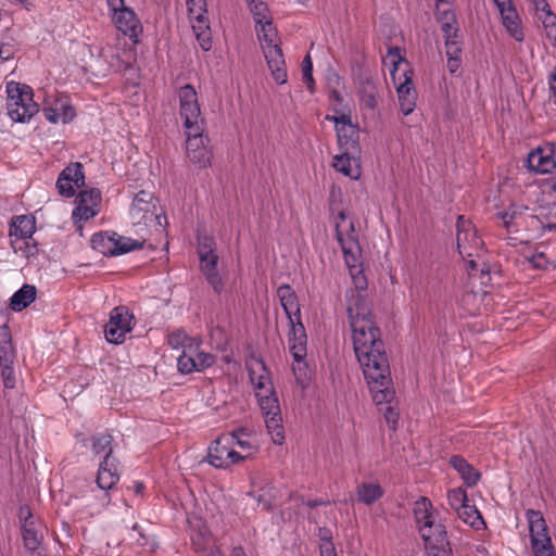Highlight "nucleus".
<instances>
[{
	"label": "nucleus",
	"instance_id": "nucleus-1",
	"mask_svg": "<svg viewBox=\"0 0 556 556\" xmlns=\"http://www.w3.org/2000/svg\"><path fill=\"white\" fill-rule=\"evenodd\" d=\"M348 317L352 330L354 352L371 392L372 401L381 404L394 396L390 367L370 307L357 292L350 293Z\"/></svg>",
	"mask_w": 556,
	"mask_h": 556
},
{
	"label": "nucleus",
	"instance_id": "nucleus-2",
	"mask_svg": "<svg viewBox=\"0 0 556 556\" xmlns=\"http://www.w3.org/2000/svg\"><path fill=\"white\" fill-rule=\"evenodd\" d=\"M249 376L265 419V425L275 444H282L285 431L278 399L273 388L269 372L262 361L249 365Z\"/></svg>",
	"mask_w": 556,
	"mask_h": 556
},
{
	"label": "nucleus",
	"instance_id": "nucleus-3",
	"mask_svg": "<svg viewBox=\"0 0 556 556\" xmlns=\"http://www.w3.org/2000/svg\"><path fill=\"white\" fill-rule=\"evenodd\" d=\"M337 239L341 245L345 264L355 286L346 292V308L349 307L350 293L357 292L365 301L363 291L367 287L366 277L361 269V247L355 232L354 223L344 211H340L334 218Z\"/></svg>",
	"mask_w": 556,
	"mask_h": 556
},
{
	"label": "nucleus",
	"instance_id": "nucleus-4",
	"mask_svg": "<svg viewBox=\"0 0 556 556\" xmlns=\"http://www.w3.org/2000/svg\"><path fill=\"white\" fill-rule=\"evenodd\" d=\"M384 62L391 66L390 74L397 91L401 111L404 115H408L414 111L417 98L409 64L400 54L399 48L389 49Z\"/></svg>",
	"mask_w": 556,
	"mask_h": 556
},
{
	"label": "nucleus",
	"instance_id": "nucleus-5",
	"mask_svg": "<svg viewBox=\"0 0 556 556\" xmlns=\"http://www.w3.org/2000/svg\"><path fill=\"white\" fill-rule=\"evenodd\" d=\"M256 26L257 36L271 76L277 84L283 85L288 80V74L285 58L278 43L277 30L271 20Z\"/></svg>",
	"mask_w": 556,
	"mask_h": 556
},
{
	"label": "nucleus",
	"instance_id": "nucleus-6",
	"mask_svg": "<svg viewBox=\"0 0 556 556\" xmlns=\"http://www.w3.org/2000/svg\"><path fill=\"white\" fill-rule=\"evenodd\" d=\"M8 114L14 122H28L37 112L38 104L33 100V90L29 86L10 81L7 84Z\"/></svg>",
	"mask_w": 556,
	"mask_h": 556
},
{
	"label": "nucleus",
	"instance_id": "nucleus-7",
	"mask_svg": "<svg viewBox=\"0 0 556 556\" xmlns=\"http://www.w3.org/2000/svg\"><path fill=\"white\" fill-rule=\"evenodd\" d=\"M129 217L134 226L163 228V222H166L163 212L157 207L154 195L144 190L139 191L134 197L129 208Z\"/></svg>",
	"mask_w": 556,
	"mask_h": 556
},
{
	"label": "nucleus",
	"instance_id": "nucleus-8",
	"mask_svg": "<svg viewBox=\"0 0 556 556\" xmlns=\"http://www.w3.org/2000/svg\"><path fill=\"white\" fill-rule=\"evenodd\" d=\"M526 517L534 556H555L548 528L541 511L528 509Z\"/></svg>",
	"mask_w": 556,
	"mask_h": 556
},
{
	"label": "nucleus",
	"instance_id": "nucleus-9",
	"mask_svg": "<svg viewBox=\"0 0 556 556\" xmlns=\"http://www.w3.org/2000/svg\"><path fill=\"white\" fill-rule=\"evenodd\" d=\"M289 350L296 363L293 365V372L298 382L304 386L307 380L306 365L304 363V358L306 357L307 337L301 319L289 321Z\"/></svg>",
	"mask_w": 556,
	"mask_h": 556
},
{
	"label": "nucleus",
	"instance_id": "nucleus-10",
	"mask_svg": "<svg viewBox=\"0 0 556 556\" xmlns=\"http://www.w3.org/2000/svg\"><path fill=\"white\" fill-rule=\"evenodd\" d=\"M457 249L463 258L468 263L470 269L477 267L476 257L483 244L478 237L477 230L471 222L459 216L457 220Z\"/></svg>",
	"mask_w": 556,
	"mask_h": 556
},
{
	"label": "nucleus",
	"instance_id": "nucleus-11",
	"mask_svg": "<svg viewBox=\"0 0 556 556\" xmlns=\"http://www.w3.org/2000/svg\"><path fill=\"white\" fill-rule=\"evenodd\" d=\"M179 114L186 130L198 131L204 128V118L201 114L198 93L191 85L182 86L178 91Z\"/></svg>",
	"mask_w": 556,
	"mask_h": 556
},
{
	"label": "nucleus",
	"instance_id": "nucleus-12",
	"mask_svg": "<svg viewBox=\"0 0 556 556\" xmlns=\"http://www.w3.org/2000/svg\"><path fill=\"white\" fill-rule=\"evenodd\" d=\"M207 462L215 468L227 469L243 462V457L233 448V437L224 433L210 445Z\"/></svg>",
	"mask_w": 556,
	"mask_h": 556
},
{
	"label": "nucleus",
	"instance_id": "nucleus-13",
	"mask_svg": "<svg viewBox=\"0 0 556 556\" xmlns=\"http://www.w3.org/2000/svg\"><path fill=\"white\" fill-rule=\"evenodd\" d=\"M204 128L193 131L186 130V152L189 161L199 168H206L211 165L212 150L208 146V138L203 135Z\"/></svg>",
	"mask_w": 556,
	"mask_h": 556
},
{
	"label": "nucleus",
	"instance_id": "nucleus-14",
	"mask_svg": "<svg viewBox=\"0 0 556 556\" xmlns=\"http://www.w3.org/2000/svg\"><path fill=\"white\" fill-rule=\"evenodd\" d=\"M132 329V315L124 306L112 309L110 320L104 327V334L109 342L119 344L124 341L126 333Z\"/></svg>",
	"mask_w": 556,
	"mask_h": 556
},
{
	"label": "nucleus",
	"instance_id": "nucleus-15",
	"mask_svg": "<svg viewBox=\"0 0 556 556\" xmlns=\"http://www.w3.org/2000/svg\"><path fill=\"white\" fill-rule=\"evenodd\" d=\"M108 5L112 12V20L116 28L125 36L136 40L142 31L141 23L136 13L130 8L125 7L124 0H121V4L115 7L112 4Z\"/></svg>",
	"mask_w": 556,
	"mask_h": 556
},
{
	"label": "nucleus",
	"instance_id": "nucleus-16",
	"mask_svg": "<svg viewBox=\"0 0 556 556\" xmlns=\"http://www.w3.org/2000/svg\"><path fill=\"white\" fill-rule=\"evenodd\" d=\"M326 119L334 124L337 141L341 151H356L358 149V129L352 124L349 115H327Z\"/></svg>",
	"mask_w": 556,
	"mask_h": 556
},
{
	"label": "nucleus",
	"instance_id": "nucleus-17",
	"mask_svg": "<svg viewBox=\"0 0 556 556\" xmlns=\"http://www.w3.org/2000/svg\"><path fill=\"white\" fill-rule=\"evenodd\" d=\"M101 200V192L98 189L80 191L76 200L77 205L72 213L73 220L86 222L98 215Z\"/></svg>",
	"mask_w": 556,
	"mask_h": 556
},
{
	"label": "nucleus",
	"instance_id": "nucleus-18",
	"mask_svg": "<svg viewBox=\"0 0 556 556\" xmlns=\"http://www.w3.org/2000/svg\"><path fill=\"white\" fill-rule=\"evenodd\" d=\"M85 185L83 165L78 162L71 163L59 175L56 189L62 197L72 198L76 190Z\"/></svg>",
	"mask_w": 556,
	"mask_h": 556
},
{
	"label": "nucleus",
	"instance_id": "nucleus-19",
	"mask_svg": "<svg viewBox=\"0 0 556 556\" xmlns=\"http://www.w3.org/2000/svg\"><path fill=\"white\" fill-rule=\"evenodd\" d=\"M501 15L502 25L516 41L525 38L521 18L511 0H493Z\"/></svg>",
	"mask_w": 556,
	"mask_h": 556
},
{
	"label": "nucleus",
	"instance_id": "nucleus-20",
	"mask_svg": "<svg viewBox=\"0 0 556 556\" xmlns=\"http://www.w3.org/2000/svg\"><path fill=\"white\" fill-rule=\"evenodd\" d=\"M36 230V223L33 216L28 215H20L15 217L13 222V229L11 230V236L13 239L14 250H23L24 247L29 249V243L27 240L31 239Z\"/></svg>",
	"mask_w": 556,
	"mask_h": 556
},
{
	"label": "nucleus",
	"instance_id": "nucleus-21",
	"mask_svg": "<svg viewBox=\"0 0 556 556\" xmlns=\"http://www.w3.org/2000/svg\"><path fill=\"white\" fill-rule=\"evenodd\" d=\"M100 58L104 60L106 65H102L100 60L96 62L94 70L97 76L104 77L112 71L121 72L126 68V65L122 60L118 50L110 45H106L101 49Z\"/></svg>",
	"mask_w": 556,
	"mask_h": 556
},
{
	"label": "nucleus",
	"instance_id": "nucleus-22",
	"mask_svg": "<svg viewBox=\"0 0 556 556\" xmlns=\"http://www.w3.org/2000/svg\"><path fill=\"white\" fill-rule=\"evenodd\" d=\"M277 296L289 321L301 319V309L295 291L289 285H281L277 289Z\"/></svg>",
	"mask_w": 556,
	"mask_h": 556
},
{
	"label": "nucleus",
	"instance_id": "nucleus-23",
	"mask_svg": "<svg viewBox=\"0 0 556 556\" xmlns=\"http://www.w3.org/2000/svg\"><path fill=\"white\" fill-rule=\"evenodd\" d=\"M200 261L202 271L208 283L216 292H219L222 289V279L216 270L218 257L214 253V250L204 251V249H202L200 252Z\"/></svg>",
	"mask_w": 556,
	"mask_h": 556
},
{
	"label": "nucleus",
	"instance_id": "nucleus-24",
	"mask_svg": "<svg viewBox=\"0 0 556 556\" xmlns=\"http://www.w3.org/2000/svg\"><path fill=\"white\" fill-rule=\"evenodd\" d=\"M119 480L117 460H102L99 466L97 484L102 490H111Z\"/></svg>",
	"mask_w": 556,
	"mask_h": 556
},
{
	"label": "nucleus",
	"instance_id": "nucleus-25",
	"mask_svg": "<svg viewBox=\"0 0 556 556\" xmlns=\"http://www.w3.org/2000/svg\"><path fill=\"white\" fill-rule=\"evenodd\" d=\"M233 437V448L238 447L243 460L250 458L258 451V445L252 440V432L247 428H240L227 433Z\"/></svg>",
	"mask_w": 556,
	"mask_h": 556
},
{
	"label": "nucleus",
	"instance_id": "nucleus-26",
	"mask_svg": "<svg viewBox=\"0 0 556 556\" xmlns=\"http://www.w3.org/2000/svg\"><path fill=\"white\" fill-rule=\"evenodd\" d=\"M353 151H341L332 161L333 168L352 179H357L361 175V167L357 160L351 156Z\"/></svg>",
	"mask_w": 556,
	"mask_h": 556
},
{
	"label": "nucleus",
	"instance_id": "nucleus-27",
	"mask_svg": "<svg viewBox=\"0 0 556 556\" xmlns=\"http://www.w3.org/2000/svg\"><path fill=\"white\" fill-rule=\"evenodd\" d=\"M419 532L422 540L425 541L426 548L430 547L431 545L441 546L446 544L445 528L443 525L437 521V518H434L429 525H421Z\"/></svg>",
	"mask_w": 556,
	"mask_h": 556
},
{
	"label": "nucleus",
	"instance_id": "nucleus-28",
	"mask_svg": "<svg viewBox=\"0 0 556 556\" xmlns=\"http://www.w3.org/2000/svg\"><path fill=\"white\" fill-rule=\"evenodd\" d=\"M444 17L446 22L442 24V30L445 35L446 56L447 59L460 58L462 49L458 40L456 39L455 28L451 24V22L454 21V14L445 11Z\"/></svg>",
	"mask_w": 556,
	"mask_h": 556
},
{
	"label": "nucleus",
	"instance_id": "nucleus-29",
	"mask_svg": "<svg viewBox=\"0 0 556 556\" xmlns=\"http://www.w3.org/2000/svg\"><path fill=\"white\" fill-rule=\"evenodd\" d=\"M529 167L538 173H549L556 165L551 150L536 149L528 156Z\"/></svg>",
	"mask_w": 556,
	"mask_h": 556
},
{
	"label": "nucleus",
	"instance_id": "nucleus-30",
	"mask_svg": "<svg viewBox=\"0 0 556 556\" xmlns=\"http://www.w3.org/2000/svg\"><path fill=\"white\" fill-rule=\"evenodd\" d=\"M113 437L108 433L97 434L90 438V448L94 456H102L103 460L115 459L113 453Z\"/></svg>",
	"mask_w": 556,
	"mask_h": 556
},
{
	"label": "nucleus",
	"instance_id": "nucleus-31",
	"mask_svg": "<svg viewBox=\"0 0 556 556\" xmlns=\"http://www.w3.org/2000/svg\"><path fill=\"white\" fill-rule=\"evenodd\" d=\"M115 232H99L91 238V245L103 255H116Z\"/></svg>",
	"mask_w": 556,
	"mask_h": 556
},
{
	"label": "nucleus",
	"instance_id": "nucleus-32",
	"mask_svg": "<svg viewBox=\"0 0 556 556\" xmlns=\"http://www.w3.org/2000/svg\"><path fill=\"white\" fill-rule=\"evenodd\" d=\"M451 465L460 473L467 485L473 486L479 481L480 473L465 458L453 456Z\"/></svg>",
	"mask_w": 556,
	"mask_h": 556
},
{
	"label": "nucleus",
	"instance_id": "nucleus-33",
	"mask_svg": "<svg viewBox=\"0 0 556 556\" xmlns=\"http://www.w3.org/2000/svg\"><path fill=\"white\" fill-rule=\"evenodd\" d=\"M35 299L36 288L31 285H24L12 295L10 307L15 312H20L34 302Z\"/></svg>",
	"mask_w": 556,
	"mask_h": 556
},
{
	"label": "nucleus",
	"instance_id": "nucleus-34",
	"mask_svg": "<svg viewBox=\"0 0 556 556\" xmlns=\"http://www.w3.org/2000/svg\"><path fill=\"white\" fill-rule=\"evenodd\" d=\"M14 359L15 350L12 344L11 332L5 325L0 326V365L14 364Z\"/></svg>",
	"mask_w": 556,
	"mask_h": 556
},
{
	"label": "nucleus",
	"instance_id": "nucleus-35",
	"mask_svg": "<svg viewBox=\"0 0 556 556\" xmlns=\"http://www.w3.org/2000/svg\"><path fill=\"white\" fill-rule=\"evenodd\" d=\"M24 546L30 551H37L42 542V533L39 531L36 522H26L22 525Z\"/></svg>",
	"mask_w": 556,
	"mask_h": 556
},
{
	"label": "nucleus",
	"instance_id": "nucleus-36",
	"mask_svg": "<svg viewBox=\"0 0 556 556\" xmlns=\"http://www.w3.org/2000/svg\"><path fill=\"white\" fill-rule=\"evenodd\" d=\"M357 500L366 505H371L383 495V490L378 483H362L356 489Z\"/></svg>",
	"mask_w": 556,
	"mask_h": 556
},
{
	"label": "nucleus",
	"instance_id": "nucleus-37",
	"mask_svg": "<svg viewBox=\"0 0 556 556\" xmlns=\"http://www.w3.org/2000/svg\"><path fill=\"white\" fill-rule=\"evenodd\" d=\"M414 516L419 527L421 525H429L434 518H437L432 511L431 502L426 497H421L415 502Z\"/></svg>",
	"mask_w": 556,
	"mask_h": 556
},
{
	"label": "nucleus",
	"instance_id": "nucleus-38",
	"mask_svg": "<svg viewBox=\"0 0 556 556\" xmlns=\"http://www.w3.org/2000/svg\"><path fill=\"white\" fill-rule=\"evenodd\" d=\"M191 26L200 47L204 51H208L212 48V39L207 20H199L191 23Z\"/></svg>",
	"mask_w": 556,
	"mask_h": 556
},
{
	"label": "nucleus",
	"instance_id": "nucleus-39",
	"mask_svg": "<svg viewBox=\"0 0 556 556\" xmlns=\"http://www.w3.org/2000/svg\"><path fill=\"white\" fill-rule=\"evenodd\" d=\"M178 370L182 374H191L197 371V364L193 355V343L188 344V349L182 350V353L177 358Z\"/></svg>",
	"mask_w": 556,
	"mask_h": 556
},
{
	"label": "nucleus",
	"instance_id": "nucleus-40",
	"mask_svg": "<svg viewBox=\"0 0 556 556\" xmlns=\"http://www.w3.org/2000/svg\"><path fill=\"white\" fill-rule=\"evenodd\" d=\"M116 242V255L125 254L134 250L141 249L144 244V239L142 240H135L128 237H123L117 233H115V240Z\"/></svg>",
	"mask_w": 556,
	"mask_h": 556
},
{
	"label": "nucleus",
	"instance_id": "nucleus-41",
	"mask_svg": "<svg viewBox=\"0 0 556 556\" xmlns=\"http://www.w3.org/2000/svg\"><path fill=\"white\" fill-rule=\"evenodd\" d=\"M186 4L191 23L206 20L205 0H186Z\"/></svg>",
	"mask_w": 556,
	"mask_h": 556
},
{
	"label": "nucleus",
	"instance_id": "nucleus-42",
	"mask_svg": "<svg viewBox=\"0 0 556 556\" xmlns=\"http://www.w3.org/2000/svg\"><path fill=\"white\" fill-rule=\"evenodd\" d=\"M457 515L465 523L471 527H478L483 522L478 509L468 503L457 511Z\"/></svg>",
	"mask_w": 556,
	"mask_h": 556
},
{
	"label": "nucleus",
	"instance_id": "nucleus-43",
	"mask_svg": "<svg viewBox=\"0 0 556 556\" xmlns=\"http://www.w3.org/2000/svg\"><path fill=\"white\" fill-rule=\"evenodd\" d=\"M541 21L546 35L556 41V14L552 12L551 8L536 15Z\"/></svg>",
	"mask_w": 556,
	"mask_h": 556
},
{
	"label": "nucleus",
	"instance_id": "nucleus-44",
	"mask_svg": "<svg viewBox=\"0 0 556 556\" xmlns=\"http://www.w3.org/2000/svg\"><path fill=\"white\" fill-rule=\"evenodd\" d=\"M250 8L256 25L270 21L268 7L265 2L261 0H251Z\"/></svg>",
	"mask_w": 556,
	"mask_h": 556
},
{
	"label": "nucleus",
	"instance_id": "nucleus-45",
	"mask_svg": "<svg viewBox=\"0 0 556 556\" xmlns=\"http://www.w3.org/2000/svg\"><path fill=\"white\" fill-rule=\"evenodd\" d=\"M447 501L452 508L458 511L465 504L468 503L467 494L462 489L451 490L447 494Z\"/></svg>",
	"mask_w": 556,
	"mask_h": 556
},
{
	"label": "nucleus",
	"instance_id": "nucleus-46",
	"mask_svg": "<svg viewBox=\"0 0 556 556\" xmlns=\"http://www.w3.org/2000/svg\"><path fill=\"white\" fill-rule=\"evenodd\" d=\"M393 397H395V395ZM393 400L394 399H392L389 402L381 403V404H378V403L375 402V404L378 405V406L386 405L384 408H381V410L383 412V416L386 418V421L388 422V425L392 429H395L396 425H397L399 413L395 409V407L392 405Z\"/></svg>",
	"mask_w": 556,
	"mask_h": 556
},
{
	"label": "nucleus",
	"instance_id": "nucleus-47",
	"mask_svg": "<svg viewBox=\"0 0 556 556\" xmlns=\"http://www.w3.org/2000/svg\"><path fill=\"white\" fill-rule=\"evenodd\" d=\"M1 378L7 389H13L16 384V376L13 364H1Z\"/></svg>",
	"mask_w": 556,
	"mask_h": 556
},
{
	"label": "nucleus",
	"instance_id": "nucleus-48",
	"mask_svg": "<svg viewBox=\"0 0 556 556\" xmlns=\"http://www.w3.org/2000/svg\"><path fill=\"white\" fill-rule=\"evenodd\" d=\"M189 343H192V340L186 334L185 331H176V332H173L169 337H168V344L173 348V349H188V344Z\"/></svg>",
	"mask_w": 556,
	"mask_h": 556
},
{
	"label": "nucleus",
	"instance_id": "nucleus-49",
	"mask_svg": "<svg viewBox=\"0 0 556 556\" xmlns=\"http://www.w3.org/2000/svg\"><path fill=\"white\" fill-rule=\"evenodd\" d=\"M193 355H194V361L197 364V371H202L205 368L211 367L215 363L214 355H212L210 353H205V352H197L194 348H193Z\"/></svg>",
	"mask_w": 556,
	"mask_h": 556
},
{
	"label": "nucleus",
	"instance_id": "nucleus-50",
	"mask_svg": "<svg viewBox=\"0 0 556 556\" xmlns=\"http://www.w3.org/2000/svg\"><path fill=\"white\" fill-rule=\"evenodd\" d=\"M520 215L521 207L516 205H511L508 210L498 213L500 218L508 230H510L514 220Z\"/></svg>",
	"mask_w": 556,
	"mask_h": 556
},
{
	"label": "nucleus",
	"instance_id": "nucleus-51",
	"mask_svg": "<svg viewBox=\"0 0 556 556\" xmlns=\"http://www.w3.org/2000/svg\"><path fill=\"white\" fill-rule=\"evenodd\" d=\"M361 102L367 109H375L377 105L376 91L372 85H369L361 92Z\"/></svg>",
	"mask_w": 556,
	"mask_h": 556
},
{
	"label": "nucleus",
	"instance_id": "nucleus-52",
	"mask_svg": "<svg viewBox=\"0 0 556 556\" xmlns=\"http://www.w3.org/2000/svg\"><path fill=\"white\" fill-rule=\"evenodd\" d=\"M313 63L311 56L307 54L302 62V78L308 89H313Z\"/></svg>",
	"mask_w": 556,
	"mask_h": 556
},
{
	"label": "nucleus",
	"instance_id": "nucleus-53",
	"mask_svg": "<svg viewBox=\"0 0 556 556\" xmlns=\"http://www.w3.org/2000/svg\"><path fill=\"white\" fill-rule=\"evenodd\" d=\"M59 104V110H60V118H61V122L62 123H68L73 119V117L75 116V112H74V109L67 104L66 102H58Z\"/></svg>",
	"mask_w": 556,
	"mask_h": 556
},
{
	"label": "nucleus",
	"instance_id": "nucleus-54",
	"mask_svg": "<svg viewBox=\"0 0 556 556\" xmlns=\"http://www.w3.org/2000/svg\"><path fill=\"white\" fill-rule=\"evenodd\" d=\"M43 115L51 123L55 124V123L61 122V118H60L61 113L59 110V104L55 103L54 106L43 108Z\"/></svg>",
	"mask_w": 556,
	"mask_h": 556
},
{
	"label": "nucleus",
	"instance_id": "nucleus-55",
	"mask_svg": "<svg viewBox=\"0 0 556 556\" xmlns=\"http://www.w3.org/2000/svg\"><path fill=\"white\" fill-rule=\"evenodd\" d=\"M529 263L534 268L543 269L547 267L548 261L543 253H536L529 258Z\"/></svg>",
	"mask_w": 556,
	"mask_h": 556
},
{
	"label": "nucleus",
	"instance_id": "nucleus-56",
	"mask_svg": "<svg viewBox=\"0 0 556 556\" xmlns=\"http://www.w3.org/2000/svg\"><path fill=\"white\" fill-rule=\"evenodd\" d=\"M548 210V217L547 222L544 225V227L548 230H555L556 229V203H552L547 207Z\"/></svg>",
	"mask_w": 556,
	"mask_h": 556
},
{
	"label": "nucleus",
	"instance_id": "nucleus-57",
	"mask_svg": "<svg viewBox=\"0 0 556 556\" xmlns=\"http://www.w3.org/2000/svg\"><path fill=\"white\" fill-rule=\"evenodd\" d=\"M14 55V47L10 42H1L0 43V59L2 61H8L12 59Z\"/></svg>",
	"mask_w": 556,
	"mask_h": 556
},
{
	"label": "nucleus",
	"instance_id": "nucleus-58",
	"mask_svg": "<svg viewBox=\"0 0 556 556\" xmlns=\"http://www.w3.org/2000/svg\"><path fill=\"white\" fill-rule=\"evenodd\" d=\"M426 549H427L428 556H451V553L448 549L445 548V545H441V546L431 545L430 547H427Z\"/></svg>",
	"mask_w": 556,
	"mask_h": 556
},
{
	"label": "nucleus",
	"instance_id": "nucleus-59",
	"mask_svg": "<svg viewBox=\"0 0 556 556\" xmlns=\"http://www.w3.org/2000/svg\"><path fill=\"white\" fill-rule=\"evenodd\" d=\"M18 516L22 525H26V522H36L29 507L27 506L20 508Z\"/></svg>",
	"mask_w": 556,
	"mask_h": 556
},
{
	"label": "nucleus",
	"instance_id": "nucleus-60",
	"mask_svg": "<svg viewBox=\"0 0 556 556\" xmlns=\"http://www.w3.org/2000/svg\"><path fill=\"white\" fill-rule=\"evenodd\" d=\"M529 1L535 11V15L549 9V4L547 3L546 0H529Z\"/></svg>",
	"mask_w": 556,
	"mask_h": 556
},
{
	"label": "nucleus",
	"instance_id": "nucleus-61",
	"mask_svg": "<svg viewBox=\"0 0 556 556\" xmlns=\"http://www.w3.org/2000/svg\"><path fill=\"white\" fill-rule=\"evenodd\" d=\"M320 556H337L334 552V546L331 542L325 541L320 545Z\"/></svg>",
	"mask_w": 556,
	"mask_h": 556
},
{
	"label": "nucleus",
	"instance_id": "nucleus-62",
	"mask_svg": "<svg viewBox=\"0 0 556 556\" xmlns=\"http://www.w3.org/2000/svg\"><path fill=\"white\" fill-rule=\"evenodd\" d=\"M131 530L134 532H137V536L131 535V539L134 540V542L137 543L138 545H144L146 539H144V535L142 534V532L139 530V525L134 523Z\"/></svg>",
	"mask_w": 556,
	"mask_h": 556
},
{
	"label": "nucleus",
	"instance_id": "nucleus-63",
	"mask_svg": "<svg viewBox=\"0 0 556 556\" xmlns=\"http://www.w3.org/2000/svg\"><path fill=\"white\" fill-rule=\"evenodd\" d=\"M459 66H460V58L447 59V68L452 74L456 73L458 71Z\"/></svg>",
	"mask_w": 556,
	"mask_h": 556
},
{
	"label": "nucleus",
	"instance_id": "nucleus-64",
	"mask_svg": "<svg viewBox=\"0 0 556 556\" xmlns=\"http://www.w3.org/2000/svg\"><path fill=\"white\" fill-rule=\"evenodd\" d=\"M202 249H204V251L214 250L213 241L208 238H205L203 242H200L198 252L200 253Z\"/></svg>",
	"mask_w": 556,
	"mask_h": 556
}]
</instances>
